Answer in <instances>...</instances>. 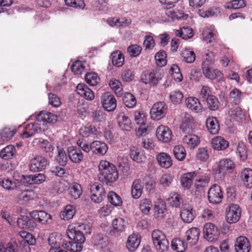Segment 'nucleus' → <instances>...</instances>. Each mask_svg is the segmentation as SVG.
I'll use <instances>...</instances> for the list:
<instances>
[{
	"mask_svg": "<svg viewBox=\"0 0 252 252\" xmlns=\"http://www.w3.org/2000/svg\"><path fill=\"white\" fill-rule=\"evenodd\" d=\"M36 121L27 124L21 133V136L23 138H28L34 135L35 133L44 130V126L46 124H53L56 122L57 116L53 113L43 111L36 116Z\"/></svg>",
	"mask_w": 252,
	"mask_h": 252,
	"instance_id": "1",
	"label": "nucleus"
},
{
	"mask_svg": "<svg viewBox=\"0 0 252 252\" xmlns=\"http://www.w3.org/2000/svg\"><path fill=\"white\" fill-rule=\"evenodd\" d=\"M91 232L90 223H77L69 225L66 234L70 240H76L80 242H85V234H90Z\"/></svg>",
	"mask_w": 252,
	"mask_h": 252,
	"instance_id": "2",
	"label": "nucleus"
},
{
	"mask_svg": "<svg viewBox=\"0 0 252 252\" xmlns=\"http://www.w3.org/2000/svg\"><path fill=\"white\" fill-rule=\"evenodd\" d=\"M100 178L106 183L114 182L118 178V172L116 167L106 160H101L98 165Z\"/></svg>",
	"mask_w": 252,
	"mask_h": 252,
	"instance_id": "3",
	"label": "nucleus"
},
{
	"mask_svg": "<svg viewBox=\"0 0 252 252\" xmlns=\"http://www.w3.org/2000/svg\"><path fill=\"white\" fill-rule=\"evenodd\" d=\"M152 238L155 248L161 252L167 250L169 242L164 233L158 229L154 230L152 233Z\"/></svg>",
	"mask_w": 252,
	"mask_h": 252,
	"instance_id": "4",
	"label": "nucleus"
},
{
	"mask_svg": "<svg viewBox=\"0 0 252 252\" xmlns=\"http://www.w3.org/2000/svg\"><path fill=\"white\" fill-rule=\"evenodd\" d=\"M167 109V105L163 101L155 103L150 111L151 118L155 121L161 119L165 116Z\"/></svg>",
	"mask_w": 252,
	"mask_h": 252,
	"instance_id": "5",
	"label": "nucleus"
},
{
	"mask_svg": "<svg viewBox=\"0 0 252 252\" xmlns=\"http://www.w3.org/2000/svg\"><path fill=\"white\" fill-rule=\"evenodd\" d=\"M161 78V73L157 70L144 71L141 76V80L144 84L153 86H156Z\"/></svg>",
	"mask_w": 252,
	"mask_h": 252,
	"instance_id": "6",
	"label": "nucleus"
},
{
	"mask_svg": "<svg viewBox=\"0 0 252 252\" xmlns=\"http://www.w3.org/2000/svg\"><path fill=\"white\" fill-rule=\"evenodd\" d=\"M223 198V193L220 187L214 184L209 189L208 192V199L212 204H219L220 203Z\"/></svg>",
	"mask_w": 252,
	"mask_h": 252,
	"instance_id": "7",
	"label": "nucleus"
},
{
	"mask_svg": "<svg viewBox=\"0 0 252 252\" xmlns=\"http://www.w3.org/2000/svg\"><path fill=\"white\" fill-rule=\"evenodd\" d=\"M90 190L91 199L93 202L99 203L102 201L105 196V192L101 184L94 183L91 186Z\"/></svg>",
	"mask_w": 252,
	"mask_h": 252,
	"instance_id": "8",
	"label": "nucleus"
},
{
	"mask_svg": "<svg viewBox=\"0 0 252 252\" xmlns=\"http://www.w3.org/2000/svg\"><path fill=\"white\" fill-rule=\"evenodd\" d=\"M235 168L233 161L228 158H223L220 160L217 163V168L216 174L218 173L221 176H224L225 174L232 173Z\"/></svg>",
	"mask_w": 252,
	"mask_h": 252,
	"instance_id": "9",
	"label": "nucleus"
},
{
	"mask_svg": "<svg viewBox=\"0 0 252 252\" xmlns=\"http://www.w3.org/2000/svg\"><path fill=\"white\" fill-rule=\"evenodd\" d=\"M241 209L237 204H231L226 210V219L229 223L237 222L241 216Z\"/></svg>",
	"mask_w": 252,
	"mask_h": 252,
	"instance_id": "10",
	"label": "nucleus"
},
{
	"mask_svg": "<svg viewBox=\"0 0 252 252\" xmlns=\"http://www.w3.org/2000/svg\"><path fill=\"white\" fill-rule=\"evenodd\" d=\"M30 216L34 221L42 224H49L52 222V216L43 210H33L30 212Z\"/></svg>",
	"mask_w": 252,
	"mask_h": 252,
	"instance_id": "11",
	"label": "nucleus"
},
{
	"mask_svg": "<svg viewBox=\"0 0 252 252\" xmlns=\"http://www.w3.org/2000/svg\"><path fill=\"white\" fill-rule=\"evenodd\" d=\"M103 108L107 111H113L116 108L117 101L115 96L109 92L104 93L101 97Z\"/></svg>",
	"mask_w": 252,
	"mask_h": 252,
	"instance_id": "12",
	"label": "nucleus"
},
{
	"mask_svg": "<svg viewBox=\"0 0 252 252\" xmlns=\"http://www.w3.org/2000/svg\"><path fill=\"white\" fill-rule=\"evenodd\" d=\"M182 118L181 129L185 134L191 133L195 126L193 117L188 113H184L182 114Z\"/></svg>",
	"mask_w": 252,
	"mask_h": 252,
	"instance_id": "13",
	"label": "nucleus"
},
{
	"mask_svg": "<svg viewBox=\"0 0 252 252\" xmlns=\"http://www.w3.org/2000/svg\"><path fill=\"white\" fill-rule=\"evenodd\" d=\"M171 130L167 126L160 125L156 130V137L158 139L164 143L169 142L172 138Z\"/></svg>",
	"mask_w": 252,
	"mask_h": 252,
	"instance_id": "14",
	"label": "nucleus"
},
{
	"mask_svg": "<svg viewBox=\"0 0 252 252\" xmlns=\"http://www.w3.org/2000/svg\"><path fill=\"white\" fill-rule=\"evenodd\" d=\"M203 233L205 238L211 242L216 240L220 235L218 228L211 223L204 225Z\"/></svg>",
	"mask_w": 252,
	"mask_h": 252,
	"instance_id": "15",
	"label": "nucleus"
},
{
	"mask_svg": "<svg viewBox=\"0 0 252 252\" xmlns=\"http://www.w3.org/2000/svg\"><path fill=\"white\" fill-rule=\"evenodd\" d=\"M47 164V158L43 156H36L31 160L30 169L33 172H38L44 169Z\"/></svg>",
	"mask_w": 252,
	"mask_h": 252,
	"instance_id": "16",
	"label": "nucleus"
},
{
	"mask_svg": "<svg viewBox=\"0 0 252 252\" xmlns=\"http://www.w3.org/2000/svg\"><path fill=\"white\" fill-rule=\"evenodd\" d=\"M234 249L236 252H250L251 245L249 240L244 236L238 237L236 240Z\"/></svg>",
	"mask_w": 252,
	"mask_h": 252,
	"instance_id": "17",
	"label": "nucleus"
},
{
	"mask_svg": "<svg viewBox=\"0 0 252 252\" xmlns=\"http://www.w3.org/2000/svg\"><path fill=\"white\" fill-rule=\"evenodd\" d=\"M18 226L22 229L33 230L36 227L34 220L26 216H21L17 220Z\"/></svg>",
	"mask_w": 252,
	"mask_h": 252,
	"instance_id": "18",
	"label": "nucleus"
},
{
	"mask_svg": "<svg viewBox=\"0 0 252 252\" xmlns=\"http://www.w3.org/2000/svg\"><path fill=\"white\" fill-rule=\"evenodd\" d=\"M196 216L195 211L189 205H185L181 210L180 216L182 220L186 223L191 222Z\"/></svg>",
	"mask_w": 252,
	"mask_h": 252,
	"instance_id": "19",
	"label": "nucleus"
},
{
	"mask_svg": "<svg viewBox=\"0 0 252 252\" xmlns=\"http://www.w3.org/2000/svg\"><path fill=\"white\" fill-rule=\"evenodd\" d=\"M67 153L69 159L73 163H79L83 159L84 156L81 150L75 146L68 147Z\"/></svg>",
	"mask_w": 252,
	"mask_h": 252,
	"instance_id": "20",
	"label": "nucleus"
},
{
	"mask_svg": "<svg viewBox=\"0 0 252 252\" xmlns=\"http://www.w3.org/2000/svg\"><path fill=\"white\" fill-rule=\"evenodd\" d=\"M80 134L83 137L88 138L93 137L97 138L100 135L99 132L96 127L90 124H87L85 126L82 127L80 130Z\"/></svg>",
	"mask_w": 252,
	"mask_h": 252,
	"instance_id": "21",
	"label": "nucleus"
},
{
	"mask_svg": "<svg viewBox=\"0 0 252 252\" xmlns=\"http://www.w3.org/2000/svg\"><path fill=\"white\" fill-rule=\"evenodd\" d=\"M91 148L92 152L97 155L103 156L108 151V146L103 142L100 141H94L91 143Z\"/></svg>",
	"mask_w": 252,
	"mask_h": 252,
	"instance_id": "22",
	"label": "nucleus"
},
{
	"mask_svg": "<svg viewBox=\"0 0 252 252\" xmlns=\"http://www.w3.org/2000/svg\"><path fill=\"white\" fill-rule=\"evenodd\" d=\"M200 230L197 227H192L186 232L185 238L189 244L194 245L198 242L200 235Z\"/></svg>",
	"mask_w": 252,
	"mask_h": 252,
	"instance_id": "23",
	"label": "nucleus"
},
{
	"mask_svg": "<svg viewBox=\"0 0 252 252\" xmlns=\"http://www.w3.org/2000/svg\"><path fill=\"white\" fill-rule=\"evenodd\" d=\"M202 71L205 76L211 80L217 79L219 81L223 79L222 73L217 69H212L203 66Z\"/></svg>",
	"mask_w": 252,
	"mask_h": 252,
	"instance_id": "24",
	"label": "nucleus"
},
{
	"mask_svg": "<svg viewBox=\"0 0 252 252\" xmlns=\"http://www.w3.org/2000/svg\"><path fill=\"white\" fill-rule=\"evenodd\" d=\"M158 164L162 168H168L172 165V160L170 155L166 153H160L156 156Z\"/></svg>",
	"mask_w": 252,
	"mask_h": 252,
	"instance_id": "25",
	"label": "nucleus"
},
{
	"mask_svg": "<svg viewBox=\"0 0 252 252\" xmlns=\"http://www.w3.org/2000/svg\"><path fill=\"white\" fill-rule=\"evenodd\" d=\"M76 92L81 96L87 100L94 98L93 91L84 84H79L76 87Z\"/></svg>",
	"mask_w": 252,
	"mask_h": 252,
	"instance_id": "26",
	"label": "nucleus"
},
{
	"mask_svg": "<svg viewBox=\"0 0 252 252\" xmlns=\"http://www.w3.org/2000/svg\"><path fill=\"white\" fill-rule=\"evenodd\" d=\"M49 245L51 248H58L64 244L63 236L59 233H53L51 234L48 239Z\"/></svg>",
	"mask_w": 252,
	"mask_h": 252,
	"instance_id": "27",
	"label": "nucleus"
},
{
	"mask_svg": "<svg viewBox=\"0 0 252 252\" xmlns=\"http://www.w3.org/2000/svg\"><path fill=\"white\" fill-rule=\"evenodd\" d=\"M211 145L214 150L220 151L227 149L229 146V143L224 138L216 136L212 139Z\"/></svg>",
	"mask_w": 252,
	"mask_h": 252,
	"instance_id": "28",
	"label": "nucleus"
},
{
	"mask_svg": "<svg viewBox=\"0 0 252 252\" xmlns=\"http://www.w3.org/2000/svg\"><path fill=\"white\" fill-rule=\"evenodd\" d=\"M67 182L63 179L55 180L52 182L51 192L53 194L62 193L67 189Z\"/></svg>",
	"mask_w": 252,
	"mask_h": 252,
	"instance_id": "29",
	"label": "nucleus"
},
{
	"mask_svg": "<svg viewBox=\"0 0 252 252\" xmlns=\"http://www.w3.org/2000/svg\"><path fill=\"white\" fill-rule=\"evenodd\" d=\"M129 156L133 160L138 163L143 162L146 159V156L144 152L136 147H132L130 150Z\"/></svg>",
	"mask_w": 252,
	"mask_h": 252,
	"instance_id": "30",
	"label": "nucleus"
},
{
	"mask_svg": "<svg viewBox=\"0 0 252 252\" xmlns=\"http://www.w3.org/2000/svg\"><path fill=\"white\" fill-rule=\"evenodd\" d=\"M186 104L188 108L198 113L202 109V106L199 100L194 97H189L186 99Z\"/></svg>",
	"mask_w": 252,
	"mask_h": 252,
	"instance_id": "31",
	"label": "nucleus"
},
{
	"mask_svg": "<svg viewBox=\"0 0 252 252\" xmlns=\"http://www.w3.org/2000/svg\"><path fill=\"white\" fill-rule=\"evenodd\" d=\"M118 123L119 126L124 130L129 131L132 127L131 120L123 113L119 114Z\"/></svg>",
	"mask_w": 252,
	"mask_h": 252,
	"instance_id": "32",
	"label": "nucleus"
},
{
	"mask_svg": "<svg viewBox=\"0 0 252 252\" xmlns=\"http://www.w3.org/2000/svg\"><path fill=\"white\" fill-rule=\"evenodd\" d=\"M65 242L63 244V247L71 252H80L82 250V244L84 242H80L76 240Z\"/></svg>",
	"mask_w": 252,
	"mask_h": 252,
	"instance_id": "33",
	"label": "nucleus"
},
{
	"mask_svg": "<svg viewBox=\"0 0 252 252\" xmlns=\"http://www.w3.org/2000/svg\"><path fill=\"white\" fill-rule=\"evenodd\" d=\"M141 242L140 237L138 235H130L126 242V247L129 251H134L139 246Z\"/></svg>",
	"mask_w": 252,
	"mask_h": 252,
	"instance_id": "34",
	"label": "nucleus"
},
{
	"mask_svg": "<svg viewBox=\"0 0 252 252\" xmlns=\"http://www.w3.org/2000/svg\"><path fill=\"white\" fill-rule=\"evenodd\" d=\"M206 126L209 132L212 134H216L220 129L218 120L215 117H209L206 121Z\"/></svg>",
	"mask_w": 252,
	"mask_h": 252,
	"instance_id": "35",
	"label": "nucleus"
},
{
	"mask_svg": "<svg viewBox=\"0 0 252 252\" xmlns=\"http://www.w3.org/2000/svg\"><path fill=\"white\" fill-rule=\"evenodd\" d=\"M241 178L246 187L252 188V170L251 169H244L241 173Z\"/></svg>",
	"mask_w": 252,
	"mask_h": 252,
	"instance_id": "36",
	"label": "nucleus"
},
{
	"mask_svg": "<svg viewBox=\"0 0 252 252\" xmlns=\"http://www.w3.org/2000/svg\"><path fill=\"white\" fill-rule=\"evenodd\" d=\"M187 134L183 138V142L187 144L190 148H194L200 142L199 138L197 135L191 133Z\"/></svg>",
	"mask_w": 252,
	"mask_h": 252,
	"instance_id": "37",
	"label": "nucleus"
},
{
	"mask_svg": "<svg viewBox=\"0 0 252 252\" xmlns=\"http://www.w3.org/2000/svg\"><path fill=\"white\" fill-rule=\"evenodd\" d=\"M143 187L140 179L135 180L131 186V195L133 198L137 199L142 194Z\"/></svg>",
	"mask_w": 252,
	"mask_h": 252,
	"instance_id": "38",
	"label": "nucleus"
},
{
	"mask_svg": "<svg viewBox=\"0 0 252 252\" xmlns=\"http://www.w3.org/2000/svg\"><path fill=\"white\" fill-rule=\"evenodd\" d=\"M16 154V150L13 145H9L1 150L0 157L4 160L12 158Z\"/></svg>",
	"mask_w": 252,
	"mask_h": 252,
	"instance_id": "39",
	"label": "nucleus"
},
{
	"mask_svg": "<svg viewBox=\"0 0 252 252\" xmlns=\"http://www.w3.org/2000/svg\"><path fill=\"white\" fill-rule=\"evenodd\" d=\"M167 201L170 206L175 208L180 207L183 202L181 196L176 192L171 193Z\"/></svg>",
	"mask_w": 252,
	"mask_h": 252,
	"instance_id": "40",
	"label": "nucleus"
},
{
	"mask_svg": "<svg viewBox=\"0 0 252 252\" xmlns=\"http://www.w3.org/2000/svg\"><path fill=\"white\" fill-rule=\"evenodd\" d=\"M126 222V220L122 218H117L114 219L112 221V227L113 229L117 232L121 233L125 230Z\"/></svg>",
	"mask_w": 252,
	"mask_h": 252,
	"instance_id": "41",
	"label": "nucleus"
},
{
	"mask_svg": "<svg viewBox=\"0 0 252 252\" xmlns=\"http://www.w3.org/2000/svg\"><path fill=\"white\" fill-rule=\"evenodd\" d=\"M195 172H188L181 177V183L183 188L189 189L191 187Z\"/></svg>",
	"mask_w": 252,
	"mask_h": 252,
	"instance_id": "42",
	"label": "nucleus"
},
{
	"mask_svg": "<svg viewBox=\"0 0 252 252\" xmlns=\"http://www.w3.org/2000/svg\"><path fill=\"white\" fill-rule=\"evenodd\" d=\"M69 194L74 199L79 198L82 193L81 185L77 183H73L69 188Z\"/></svg>",
	"mask_w": 252,
	"mask_h": 252,
	"instance_id": "43",
	"label": "nucleus"
},
{
	"mask_svg": "<svg viewBox=\"0 0 252 252\" xmlns=\"http://www.w3.org/2000/svg\"><path fill=\"white\" fill-rule=\"evenodd\" d=\"M113 64L117 67L122 66L125 61L124 55L120 51H114L111 54Z\"/></svg>",
	"mask_w": 252,
	"mask_h": 252,
	"instance_id": "44",
	"label": "nucleus"
},
{
	"mask_svg": "<svg viewBox=\"0 0 252 252\" xmlns=\"http://www.w3.org/2000/svg\"><path fill=\"white\" fill-rule=\"evenodd\" d=\"M93 242L94 245L100 248H105L108 244V238L103 234H97L93 237Z\"/></svg>",
	"mask_w": 252,
	"mask_h": 252,
	"instance_id": "45",
	"label": "nucleus"
},
{
	"mask_svg": "<svg viewBox=\"0 0 252 252\" xmlns=\"http://www.w3.org/2000/svg\"><path fill=\"white\" fill-rule=\"evenodd\" d=\"M75 214V208L71 205L65 206L64 210L61 212L60 217L62 219L68 220L72 219Z\"/></svg>",
	"mask_w": 252,
	"mask_h": 252,
	"instance_id": "46",
	"label": "nucleus"
},
{
	"mask_svg": "<svg viewBox=\"0 0 252 252\" xmlns=\"http://www.w3.org/2000/svg\"><path fill=\"white\" fill-rule=\"evenodd\" d=\"M183 61L188 63H192L195 59V54L189 48H185L182 50L181 53Z\"/></svg>",
	"mask_w": 252,
	"mask_h": 252,
	"instance_id": "47",
	"label": "nucleus"
},
{
	"mask_svg": "<svg viewBox=\"0 0 252 252\" xmlns=\"http://www.w3.org/2000/svg\"><path fill=\"white\" fill-rule=\"evenodd\" d=\"M177 36L187 40L190 38L193 35V32L191 28L189 27H182L180 30H177L175 32Z\"/></svg>",
	"mask_w": 252,
	"mask_h": 252,
	"instance_id": "48",
	"label": "nucleus"
},
{
	"mask_svg": "<svg viewBox=\"0 0 252 252\" xmlns=\"http://www.w3.org/2000/svg\"><path fill=\"white\" fill-rule=\"evenodd\" d=\"M25 181L30 184H40L45 180V177L43 174L39 173L34 175H30L24 178Z\"/></svg>",
	"mask_w": 252,
	"mask_h": 252,
	"instance_id": "49",
	"label": "nucleus"
},
{
	"mask_svg": "<svg viewBox=\"0 0 252 252\" xmlns=\"http://www.w3.org/2000/svg\"><path fill=\"white\" fill-rule=\"evenodd\" d=\"M243 93L238 89H232L229 93L230 101L237 105L240 103L243 99Z\"/></svg>",
	"mask_w": 252,
	"mask_h": 252,
	"instance_id": "50",
	"label": "nucleus"
},
{
	"mask_svg": "<svg viewBox=\"0 0 252 252\" xmlns=\"http://www.w3.org/2000/svg\"><path fill=\"white\" fill-rule=\"evenodd\" d=\"M39 145L50 157L53 156L54 147L52 143L47 140L41 139L39 140Z\"/></svg>",
	"mask_w": 252,
	"mask_h": 252,
	"instance_id": "51",
	"label": "nucleus"
},
{
	"mask_svg": "<svg viewBox=\"0 0 252 252\" xmlns=\"http://www.w3.org/2000/svg\"><path fill=\"white\" fill-rule=\"evenodd\" d=\"M171 245L172 249L177 252H184L187 248V245L178 238L173 239Z\"/></svg>",
	"mask_w": 252,
	"mask_h": 252,
	"instance_id": "52",
	"label": "nucleus"
},
{
	"mask_svg": "<svg viewBox=\"0 0 252 252\" xmlns=\"http://www.w3.org/2000/svg\"><path fill=\"white\" fill-rule=\"evenodd\" d=\"M124 103L128 108H133L136 104L135 96L130 93H126L123 97Z\"/></svg>",
	"mask_w": 252,
	"mask_h": 252,
	"instance_id": "53",
	"label": "nucleus"
},
{
	"mask_svg": "<svg viewBox=\"0 0 252 252\" xmlns=\"http://www.w3.org/2000/svg\"><path fill=\"white\" fill-rule=\"evenodd\" d=\"M220 12V9L216 7H210L206 10H199V14L203 18H209L217 16Z\"/></svg>",
	"mask_w": 252,
	"mask_h": 252,
	"instance_id": "54",
	"label": "nucleus"
},
{
	"mask_svg": "<svg viewBox=\"0 0 252 252\" xmlns=\"http://www.w3.org/2000/svg\"><path fill=\"white\" fill-rule=\"evenodd\" d=\"M19 234L20 236L23 239L21 242L25 244L27 243L31 245H33L36 242L35 239L33 235L25 231H21L19 232Z\"/></svg>",
	"mask_w": 252,
	"mask_h": 252,
	"instance_id": "55",
	"label": "nucleus"
},
{
	"mask_svg": "<svg viewBox=\"0 0 252 252\" xmlns=\"http://www.w3.org/2000/svg\"><path fill=\"white\" fill-rule=\"evenodd\" d=\"M55 160L62 166H65L66 165L67 157L65 151L63 148H58V155L55 157Z\"/></svg>",
	"mask_w": 252,
	"mask_h": 252,
	"instance_id": "56",
	"label": "nucleus"
},
{
	"mask_svg": "<svg viewBox=\"0 0 252 252\" xmlns=\"http://www.w3.org/2000/svg\"><path fill=\"white\" fill-rule=\"evenodd\" d=\"M173 152L175 158L180 161L184 160L186 156V150L182 146H175Z\"/></svg>",
	"mask_w": 252,
	"mask_h": 252,
	"instance_id": "57",
	"label": "nucleus"
},
{
	"mask_svg": "<svg viewBox=\"0 0 252 252\" xmlns=\"http://www.w3.org/2000/svg\"><path fill=\"white\" fill-rule=\"evenodd\" d=\"M166 57L167 55L165 51L162 50L157 52L155 56L157 65L159 66H163L166 65Z\"/></svg>",
	"mask_w": 252,
	"mask_h": 252,
	"instance_id": "58",
	"label": "nucleus"
},
{
	"mask_svg": "<svg viewBox=\"0 0 252 252\" xmlns=\"http://www.w3.org/2000/svg\"><path fill=\"white\" fill-rule=\"evenodd\" d=\"M109 202L115 206L122 205V201L120 196L113 191H110L107 195Z\"/></svg>",
	"mask_w": 252,
	"mask_h": 252,
	"instance_id": "59",
	"label": "nucleus"
},
{
	"mask_svg": "<svg viewBox=\"0 0 252 252\" xmlns=\"http://www.w3.org/2000/svg\"><path fill=\"white\" fill-rule=\"evenodd\" d=\"M152 206V201L149 199L144 198L141 201L139 209L143 213L147 214Z\"/></svg>",
	"mask_w": 252,
	"mask_h": 252,
	"instance_id": "60",
	"label": "nucleus"
},
{
	"mask_svg": "<svg viewBox=\"0 0 252 252\" xmlns=\"http://www.w3.org/2000/svg\"><path fill=\"white\" fill-rule=\"evenodd\" d=\"M85 80L91 86H95L99 81V78L95 72H89L85 75Z\"/></svg>",
	"mask_w": 252,
	"mask_h": 252,
	"instance_id": "61",
	"label": "nucleus"
},
{
	"mask_svg": "<svg viewBox=\"0 0 252 252\" xmlns=\"http://www.w3.org/2000/svg\"><path fill=\"white\" fill-rule=\"evenodd\" d=\"M15 132L14 129H11L9 127H5L1 131L0 136L2 141H8L11 139Z\"/></svg>",
	"mask_w": 252,
	"mask_h": 252,
	"instance_id": "62",
	"label": "nucleus"
},
{
	"mask_svg": "<svg viewBox=\"0 0 252 252\" xmlns=\"http://www.w3.org/2000/svg\"><path fill=\"white\" fill-rule=\"evenodd\" d=\"M170 72L175 81L181 82L183 80V76L180 72V68L177 64L172 65Z\"/></svg>",
	"mask_w": 252,
	"mask_h": 252,
	"instance_id": "63",
	"label": "nucleus"
},
{
	"mask_svg": "<svg viewBox=\"0 0 252 252\" xmlns=\"http://www.w3.org/2000/svg\"><path fill=\"white\" fill-rule=\"evenodd\" d=\"M216 31L209 28L205 29L203 32L204 39L208 43H211L215 39Z\"/></svg>",
	"mask_w": 252,
	"mask_h": 252,
	"instance_id": "64",
	"label": "nucleus"
}]
</instances>
